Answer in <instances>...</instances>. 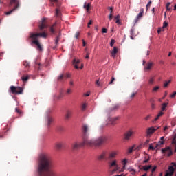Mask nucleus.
<instances>
[{
  "mask_svg": "<svg viewBox=\"0 0 176 176\" xmlns=\"http://www.w3.org/2000/svg\"><path fill=\"white\" fill-rule=\"evenodd\" d=\"M78 65H79V60L74 58L72 60V66H74V69H82V66L78 67Z\"/></svg>",
  "mask_w": 176,
  "mask_h": 176,
  "instance_id": "nucleus-10",
  "label": "nucleus"
},
{
  "mask_svg": "<svg viewBox=\"0 0 176 176\" xmlns=\"http://www.w3.org/2000/svg\"><path fill=\"white\" fill-rule=\"evenodd\" d=\"M62 97H63L62 94H60V95L55 96L54 100H60Z\"/></svg>",
  "mask_w": 176,
  "mask_h": 176,
  "instance_id": "nucleus-38",
  "label": "nucleus"
},
{
  "mask_svg": "<svg viewBox=\"0 0 176 176\" xmlns=\"http://www.w3.org/2000/svg\"><path fill=\"white\" fill-rule=\"evenodd\" d=\"M82 8H84L85 10H86V12H89V8H90V3L86 4V3H85V6H82Z\"/></svg>",
  "mask_w": 176,
  "mask_h": 176,
  "instance_id": "nucleus-25",
  "label": "nucleus"
},
{
  "mask_svg": "<svg viewBox=\"0 0 176 176\" xmlns=\"http://www.w3.org/2000/svg\"><path fill=\"white\" fill-rule=\"evenodd\" d=\"M30 79V76H23V77H21V80H23V82H25V81H28V80Z\"/></svg>",
  "mask_w": 176,
  "mask_h": 176,
  "instance_id": "nucleus-30",
  "label": "nucleus"
},
{
  "mask_svg": "<svg viewBox=\"0 0 176 176\" xmlns=\"http://www.w3.org/2000/svg\"><path fill=\"white\" fill-rule=\"evenodd\" d=\"M85 109H86V104L84 103V104H82L81 105V110H82V111H85Z\"/></svg>",
  "mask_w": 176,
  "mask_h": 176,
  "instance_id": "nucleus-39",
  "label": "nucleus"
},
{
  "mask_svg": "<svg viewBox=\"0 0 176 176\" xmlns=\"http://www.w3.org/2000/svg\"><path fill=\"white\" fill-rule=\"evenodd\" d=\"M159 89H160V87L158 86L153 87V89H152V93H157Z\"/></svg>",
  "mask_w": 176,
  "mask_h": 176,
  "instance_id": "nucleus-31",
  "label": "nucleus"
},
{
  "mask_svg": "<svg viewBox=\"0 0 176 176\" xmlns=\"http://www.w3.org/2000/svg\"><path fill=\"white\" fill-rule=\"evenodd\" d=\"M153 63L151 62H148L146 63V65L145 66V71H150V69H151V67H153Z\"/></svg>",
  "mask_w": 176,
  "mask_h": 176,
  "instance_id": "nucleus-19",
  "label": "nucleus"
},
{
  "mask_svg": "<svg viewBox=\"0 0 176 176\" xmlns=\"http://www.w3.org/2000/svg\"><path fill=\"white\" fill-rule=\"evenodd\" d=\"M150 119V116H146V117H145V121H148V120Z\"/></svg>",
  "mask_w": 176,
  "mask_h": 176,
  "instance_id": "nucleus-62",
  "label": "nucleus"
},
{
  "mask_svg": "<svg viewBox=\"0 0 176 176\" xmlns=\"http://www.w3.org/2000/svg\"><path fill=\"white\" fill-rule=\"evenodd\" d=\"M170 165H173L171 166H169V168H168L167 172H166V175L164 176H173L174 174V167L176 168V164L175 163L173 162L170 163Z\"/></svg>",
  "mask_w": 176,
  "mask_h": 176,
  "instance_id": "nucleus-6",
  "label": "nucleus"
},
{
  "mask_svg": "<svg viewBox=\"0 0 176 176\" xmlns=\"http://www.w3.org/2000/svg\"><path fill=\"white\" fill-rule=\"evenodd\" d=\"M114 43H116L115 40H113V39L110 40V47H113Z\"/></svg>",
  "mask_w": 176,
  "mask_h": 176,
  "instance_id": "nucleus-41",
  "label": "nucleus"
},
{
  "mask_svg": "<svg viewBox=\"0 0 176 176\" xmlns=\"http://www.w3.org/2000/svg\"><path fill=\"white\" fill-rule=\"evenodd\" d=\"M48 34L46 32H43L42 33H30V39H31V44L36 45V49L38 51L41 52L43 50V48L41 47V45L39 44L38 38H46Z\"/></svg>",
  "mask_w": 176,
  "mask_h": 176,
  "instance_id": "nucleus-3",
  "label": "nucleus"
},
{
  "mask_svg": "<svg viewBox=\"0 0 176 176\" xmlns=\"http://www.w3.org/2000/svg\"><path fill=\"white\" fill-rule=\"evenodd\" d=\"M116 23H117V25H120V21L119 19L116 20Z\"/></svg>",
  "mask_w": 176,
  "mask_h": 176,
  "instance_id": "nucleus-61",
  "label": "nucleus"
},
{
  "mask_svg": "<svg viewBox=\"0 0 176 176\" xmlns=\"http://www.w3.org/2000/svg\"><path fill=\"white\" fill-rule=\"evenodd\" d=\"M102 33H103V34L107 33V29L105 28H102Z\"/></svg>",
  "mask_w": 176,
  "mask_h": 176,
  "instance_id": "nucleus-51",
  "label": "nucleus"
},
{
  "mask_svg": "<svg viewBox=\"0 0 176 176\" xmlns=\"http://www.w3.org/2000/svg\"><path fill=\"white\" fill-rule=\"evenodd\" d=\"M170 6V3H167V4L166 5V9L167 10V11H170V8H168V6Z\"/></svg>",
  "mask_w": 176,
  "mask_h": 176,
  "instance_id": "nucleus-40",
  "label": "nucleus"
},
{
  "mask_svg": "<svg viewBox=\"0 0 176 176\" xmlns=\"http://www.w3.org/2000/svg\"><path fill=\"white\" fill-rule=\"evenodd\" d=\"M167 107V103H164L162 104V107H161V110H162V111H166V108Z\"/></svg>",
  "mask_w": 176,
  "mask_h": 176,
  "instance_id": "nucleus-34",
  "label": "nucleus"
},
{
  "mask_svg": "<svg viewBox=\"0 0 176 176\" xmlns=\"http://www.w3.org/2000/svg\"><path fill=\"white\" fill-rule=\"evenodd\" d=\"M143 8L140 9V13H138V15H136V18H135V24H136L138 21H140V19H141V17L143 16Z\"/></svg>",
  "mask_w": 176,
  "mask_h": 176,
  "instance_id": "nucleus-11",
  "label": "nucleus"
},
{
  "mask_svg": "<svg viewBox=\"0 0 176 176\" xmlns=\"http://www.w3.org/2000/svg\"><path fill=\"white\" fill-rule=\"evenodd\" d=\"M160 145H164V137L160 138V141L156 144L157 146H160Z\"/></svg>",
  "mask_w": 176,
  "mask_h": 176,
  "instance_id": "nucleus-26",
  "label": "nucleus"
},
{
  "mask_svg": "<svg viewBox=\"0 0 176 176\" xmlns=\"http://www.w3.org/2000/svg\"><path fill=\"white\" fill-rule=\"evenodd\" d=\"M10 4H16V6H14L12 10H10V11L6 12V15H10L12 12H14V11H15V10H17V8H19V3H17L16 0H10Z\"/></svg>",
  "mask_w": 176,
  "mask_h": 176,
  "instance_id": "nucleus-8",
  "label": "nucleus"
},
{
  "mask_svg": "<svg viewBox=\"0 0 176 176\" xmlns=\"http://www.w3.org/2000/svg\"><path fill=\"white\" fill-rule=\"evenodd\" d=\"M150 168H151V165L142 166L140 170H143V171H148Z\"/></svg>",
  "mask_w": 176,
  "mask_h": 176,
  "instance_id": "nucleus-22",
  "label": "nucleus"
},
{
  "mask_svg": "<svg viewBox=\"0 0 176 176\" xmlns=\"http://www.w3.org/2000/svg\"><path fill=\"white\" fill-rule=\"evenodd\" d=\"M50 157L46 154H41L38 157L36 173L38 176H55V173L52 169Z\"/></svg>",
  "mask_w": 176,
  "mask_h": 176,
  "instance_id": "nucleus-2",
  "label": "nucleus"
},
{
  "mask_svg": "<svg viewBox=\"0 0 176 176\" xmlns=\"http://www.w3.org/2000/svg\"><path fill=\"white\" fill-rule=\"evenodd\" d=\"M56 28H57V22H55V23H54V25H52V26H50V31L52 34H55Z\"/></svg>",
  "mask_w": 176,
  "mask_h": 176,
  "instance_id": "nucleus-18",
  "label": "nucleus"
},
{
  "mask_svg": "<svg viewBox=\"0 0 176 176\" xmlns=\"http://www.w3.org/2000/svg\"><path fill=\"white\" fill-rule=\"evenodd\" d=\"M119 170V167H115L114 170H112V173H116Z\"/></svg>",
  "mask_w": 176,
  "mask_h": 176,
  "instance_id": "nucleus-48",
  "label": "nucleus"
},
{
  "mask_svg": "<svg viewBox=\"0 0 176 176\" xmlns=\"http://www.w3.org/2000/svg\"><path fill=\"white\" fill-rule=\"evenodd\" d=\"M23 65L24 66V67L30 68V63H28V61L24 60L23 62Z\"/></svg>",
  "mask_w": 176,
  "mask_h": 176,
  "instance_id": "nucleus-28",
  "label": "nucleus"
},
{
  "mask_svg": "<svg viewBox=\"0 0 176 176\" xmlns=\"http://www.w3.org/2000/svg\"><path fill=\"white\" fill-rule=\"evenodd\" d=\"M115 80H116V78H113V77H112V80H110L109 85H112V82H113V81H115Z\"/></svg>",
  "mask_w": 176,
  "mask_h": 176,
  "instance_id": "nucleus-52",
  "label": "nucleus"
},
{
  "mask_svg": "<svg viewBox=\"0 0 176 176\" xmlns=\"http://www.w3.org/2000/svg\"><path fill=\"white\" fill-rule=\"evenodd\" d=\"M89 129L88 126L82 125V142H74L72 144V150L76 151L82 146H89L91 148H98L105 144L107 142L106 136H100L96 139L89 140L88 139Z\"/></svg>",
  "mask_w": 176,
  "mask_h": 176,
  "instance_id": "nucleus-1",
  "label": "nucleus"
},
{
  "mask_svg": "<svg viewBox=\"0 0 176 176\" xmlns=\"http://www.w3.org/2000/svg\"><path fill=\"white\" fill-rule=\"evenodd\" d=\"M95 84L96 85V86L100 87V81L96 80V81L95 82Z\"/></svg>",
  "mask_w": 176,
  "mask_h": 176,
  "instance_id": "nucleus-58",
  "label": "nucleus"
},
{
  "mask_svg": "<svg viewBox=\"0 0 176 176\" xmlns=\"http://www.w3.org/2000/svg\"><path fill=\"white\" fill-rule=\"evenodd\" d=\"M157 129H158V127H157V129L153 128V127H150L148 129H146V136H150L151 135L153 134V133H155V131H157Z\"/></svg>",
  "mask_w": 176,
  "mask_h": 176,
  "instance_id": "nucleus-12",
  "label": "nucleus"
},
{
  "mask_svg": "<svg viewBox=\"0 0 176 176\" xmlns=\"http://www.w3.org/2000/svg\"><path fill=\"white\" fill-rule=\"evenodd\" d=\"M136 96V92H133V94H131V96H129V98H134V96Z\"/></svg>",
  "mask_w": 176,
  "mask_h": 176,
  "instance_id": "nucleus-45",
  "label": "nucleus"
},
{
  "mask_svg": "<svg viewBox=\"0 0 176 176\" xmlns=\"http://www.w3.org/2000/svg\"><path fill=\"white\" fill-rule=\"evenodd\" d=\"M163 115H164V112L160 111L159 114H157V117L155 118V119L153 120V121L158 120V118H160V117H162V116Z\"/></svg>",
  "mask_w": 176,
  "mask_h": 176,
  "instance_id": "nucleus-27",
  "label": "nucleus"
},
{
  "mask_svg": "<svg viewBox=\"0 0 176 176\" xmlns=\"http://www.w3.org/2000/svg\"><path fill=\"white\" fill-rule=\"evenodd\" d=\"M133 153V147L129 148L128 149V153Z\"/></svg>",
  "mask_w": 176,
  "mask_h": 176,
  "instance_id": "nucleus-53",
  "label": "nucleus"
},
{
  "mask_svg": "<svg viewBox=\"0 0 176 176\" xmlns=\"http://www.w3.org/2000/svg\"><path fill=\"white\" fill-rule=\"evenodd\" d=\"M170 83V80L167 81H164V87H167V86H168V84Z\"/></svg>",
  "mask_w": 176,
  "mask_h": 176,
  "instance_id": "nucleus-33",
  "label": "nucleus"
},
{
  "mask_svg": "<svg viewBox=\"0 0 176 176\" xmlns=\"http://www.w3.org/2000/svg\"><path fill=\"white\" fill-rule=\"evenodd\" d=\"M129 34L130 35H131V36H130V38H131V40H133L134 38H133V36H134V29H131V30L129 31Z\"/></svg>",
  "mask_w": 176,
  "mask_h": 176,
  "instance_id": "nucleus-29",
  "label": "nucleus"
},
{
  "mask_svg": "<svg viewBox=\"0 0 176 176\" xmlns=\"http://www.w3.org/2000/svg\"><path fill=\"white\" fill-rule=\"evenodd\" d=\"M55 16H60V11L58 9L55 10Z\"/></svg>",
  "mask_w": 176,
  "mask_h": 176,
  "instance_id": "nucleus-35",
  "label": "nucleus"
},
{
  "mask_svg": "<svg viewBox=\"0 0 176 176\" xmlns=\"http://www.w3.org/2000/svg\"><path fill=\"white\" fill-rule=\"evenodd\" d=\"M52 122H54V118H52L50 116H47V126L48 128L50 127Z\"/></svg>",
  "mask_w": 176,
  "mask_h": 176,
  "instance_id": "nucleus-15",
  "label": "nucleus"
},
{
  "mask_svg": "<svg viewBox=\"0 0 176 176\" xmlns=\"http://www.w3.org/2000/svg\"><path fill=\"white\" fill-rule=\"evenodd\" d=\"M156 170H157V166H153V168H152V173H150V176H153V173Z\"/></svg>",
  "mask_w": 176,
  "mask_h": 176,
  "instance_id": "nucleus-37",
  "label": "nucleus"
},
{
  "mask_svg": "<svg viewBox=\"0 0 176 176\" xmlns=\"http://www.w3.org/2000/svg\"><path fill=\"white\" fill-rule=\"evenodd\" d=\"M107 159V152L103 151L100 155H99L98 157H96V160L98 161H102L105 160Z\"/></svg>",
  "mask_w": 176,
  "mask_h": 176,
  "instance_id": "nucleus-9",
  "label": "nucleus"
},
{
  "mask_svg": "<svg viewBox=\"0 0 176 176\" xmlns=\"http://www.w3.org/2000/svg\"><path fill=\"white\" fill-rule=\"evenodd\" d=\"M117 120H119V117L112 118V122H116Z\"/></svg>",
  "mask_w": 176,
  "mask_h": 176,
  "instance_id": "nucleus-56",
  "label": "nucleus"
},
{
  "mask_svg": "<svg viewBox=\"0 0 176 176\" xmlns=\"http://www.w3.org/2000/svg\"><path fill=\"white\" fill-rule=\"evenodd\" d=\"M150 160V159H146V160H145L144 161H143V164H146V163H148V161H149Z\"/></svg>",
  "mask_w": 176,
  "mask_h": 176,
  "instance_id": "nucleus-63",
  "label": "nucleus"
},
{
  "mask_svg": "<svg viewBox=\"0 0 176 176\" xmlns=\"http://www.w3.org/2000/svg\"><path fill=\"white\" fill-rule=\"evenodd\" d=\"M60 40V38L57 36L56 38H55V45H57L58 44V41Z\"/></svg>",
  "mask_w": 176,
  "mask_h": 176,
  "instance_id": "nucleus-42",
  "label": "nucleus"
},
{
  "mask_svg": "<svg viewBox=\"0 0 176 176\" xmlns=\"http://www.w3.org/2000/svg\"><path fill=\"white\" fill-rule=\"evenodd\" d=\"M72 116V110L65 111V116H64V118L65 120H69V119H71Z\"/></svg>",
  "mask_w": 176,
  "mask_h": 176,
  "instance_id": "nucleus-13",
  "label": "nucleus"
},
{
  "mask_svg": "<svg viewBox=\"0 0 176 176\" xmlns=\"http://www.w3.org/2000/svg\"><path fill=\"white\" fill-rule=\"evenodd\" d=\"M67 95L71 94V89H67Z\"/></svg>",
  "mask_w": 176,
  "mask_h": 176,
  "instance_id": "nucleus-60",
  "label": "nucleus"
},
{
  "mask_svg": "<svg viewBox=\"0 0 176 176\" xmlns=\"http://www.w3.org/2000/svg\"><path fill=\"white\" fill-rule=\"evenodd\" d=\"M85 58H86V59L89 58V52L86 53V56H85Z\"/></svg>",
  "mask_w": 176,
  "mask_h": 176,
  "instance_id": "nucleus-55",
  "label": "nucleus"
},
{
  "mask_svg": "<svg viewBox=\"0 0 176 176\" xmlns=\"http://www.w3.org/2000/svg\"><path fill=\"white\" fill-rule=\"evenodd\" d=\"M176 95V91L173 92V94H170V98H174V97H175Z\"/></svg>",
  "mask_w": 176,
  "mask_h": 176,
  "instance_id": "nucleus-47",
  "label": "nucleus"
},
{
  "mask_svg": "<svg viewBox=\"0 0 176 176\" xmlns=\"http://www.w3.org/2000/svg\"><path fill=\"white\" fill-rule=\"evenodd\" d=\"M109 167L112 168V167H119L117 166V161L113 160L112 162H109Z\"/></svg>",
  "mask_w": 176,
  "mask_h": 176,
  "instance_id": "nucleus-20",
  "label": "nucleus"
},
{
  "mask_svg": "<svg viewBox=\"0 0 176 176\" xmlns=\"http://www.w3.org/2000/svg\"><path fill=\"white\" fill-rule=\"evenodd\" d=\"M117 154L116 153V152H112V153H110L109 154V160H112V159H113L114 157H116V155Z\"/></svg>",
  "mask_w": 176,
  "mask_h": 176,
  "instance_id": "nucleus-24",
  "label": "nucleus"
},
{
  "mask_svg": "<svg viewBox=\"0 0 176 176\" xmlns=\"http://www.w3.org/2000/svg\"><path fill=\"white\" fill-rule=\"evenodd\" d=\"M109 10L110 11V13H112V11H113V8H112V7H109Z\"/></svg>",
  "mask_w": 176,
  "mask_h": 176,
  "instance_id": "nucleus-59",
  "label": "nucleus"
},
{
  "mask_svg": "<svg viewBox=\"0 0 176 176\" xmlns=\"http://www.w3.org/2000/svg\"><path fill=\"white\" fill-rule=\"evenodd\" d=\"M10 93L12 94H22V88L21 87L10 86Z\"/></svg>",
  "mask_w": 176,
  "mask_h": 176,
  "instance_id": "nucleus-4",
  "label": "nucleus"
},
{
  "mask_svg": "<svg viewBox=\"0 0 176 176\" xmlns=\"http://www.w3.org/2000/svg\"><path fill=\"white\" fill-rule=\"evenodd\" d=\"M148 84L153 85V78H150L148 80Z\"/></svg>",
  "mask_w": 176,
  "mask_h": 176,
  "instance_id": "nucleus-44",
  "label": "nucleus"
},
{
  "mask_svg": "<svg viewBox=\"0 0 176 176\" xmlns=\"http://www.w3.org/2000/svg\"><path fill=\"white\" fill-rule=\"evenodd\" d=\"M150 102L152 103V105H151V107H152V109H154L155 104H153V99H150Z\"/></svg>",
  "mask_w": 176,
  "mask_h": 176,
  "instance_id": "nucleus-43",
  "label": "nucleus"
},
{
  "mask_svg": "<svg viewBox=\"0 0 176 176\" xmlns=\"http://www.w3.org/2000/svg\"><path fill=\"white\" fill-rule=\"evenodd\" d=\"M119 18H120L119 15H117L114 17V19H116V21H117V20H119Z\"/></svg>",
  "mask_w": 176,
  "mask_h": 176,
  "instance_id": "nucleus-64",
  "label": "nucleus"
},
{
  "mask_svg": "<svg viewBox=\"0 0 176 176\" xmlns=\"http://www.w3.org/2000/svg\"><path fill=\"white\" fill-rule=\"evenodd\" d=\"M16 113L21 114V110H19L18 108H16Z\"/></svg>",
  "mask_w": 176,
  "mask_h": 176,
  "instance_id": "nucleus-54",
  "label": "nucleus"
},
{
  "mask_svg": "<svg viewBox=\"0 0 176 176\" xmlns=\"http://www.w3.org/2000/svg\"><path fill=\"white\" fill-rule=\"evenodd\" d=\"M116 54H117V47H114V50L112 51V58L116 57Z\"/></svg>",
  "mask_w": 176,
  "mask_h": 176,
  "instance_id": "nucleus-32",
  "label": "nucleus"
},
{
  "mask_svg": "<svg viewBox=\"0 0 176 176\" xmlns=\"http://www.w3.org/2000/svg\"><path fill=\"white\" fill-rule=\"evenodd\" d=\"M65 78H69L64 77V74H60L57 77V81L62 82Z\"/></svg>",
  "mask_w": 176,
  "mask_h": 176,
  "instance_id": "nucleus-21",
  "label": "nucleus"
},
{
  "mask_svg": "<svg viewBox=\"0 0 176 176\" xmlns=\"http://www.w3.org/2000/svg\"><path fill=\"white\" fill-rule=\"evenodd\" d=\"M162 152V154L166 155L167 157H170L173 155V150L170 149V147H166L160 150Z\"/></svg>",
  "mask_w": 176,
  "mask_h": 176,
  "instance_id": "nucleus-5",
  "label": "nucleus"
},
{
  "mask_svg": "<svg viewBox=\"0 0 176 176\" xmlns=\"http://www.w3.org/2000/svg\"><path fill=\"white\" fill-rule=\"evenodd\" d=\"M38 28H40V30H43L47 28L46 25V19L43 18L41 19V21L38 24Z\"/></svg>",
  "mask_w": 176,
  "mask_h": 176,
  "instance_id": "nucleus-7",
  "label": "nucleus"
},
{
  "mask_svg": "<svg viewBox=\"0 0 176 176\" xmlns=\"http://www.w3.org/2000/svg\"><path fill=\"white\" fill-rule=\"evenodd\" d=\"M157 148H158V146L155 145V147H153V146H151V144H150V146H148V150L154 151Z\"/></svg>",
  "mask_w": 176,
  "mask_h": 176,
  "instance_id": "nucleus-36",
  "label": "nucleus"
},
{
  "mask_svg": "<svg viewBox=\"0 0 176 176\" xmlns=\"http://www.w3.org/2000/svg\"><path fill=\"white\" fill-rule=\"evenodd\" d=\"M173 146L174 147V153H176V138L175 136L173 138L172 142Z\"/></svg>",
  "mask_w": 176,
  "mask_h": 176,
  "instance_id": "nucleus-23",
  "label": "nucleus"
},
{
  "mask_svg": "<svg viewBox=\"0 0 176 176\" xmlns=\"http://www.w3.org/2000/svg\"><path fill=\"white\" fill-rule=\"evenodd\" d=\"M168 25V24L167 23V22H164L162 28H159V29L157 30V33L160 34L161 32H164V29L167 28Z\"/></svg>",
  "mask_w": 176,
  "mask_h": 176,
  "instance_id": "nucleus-16",
  "label": "nucleus"
},
{
  "mask_svg": "<svg viewBox=\"0 0 176 176\" xmlns=\"http://www.w3.org/2000/svg\"><path fill=\"white\" fill-rule=\"evenodd\" d=\"M64 78H71V74H65V75H64Z\"/></svg>",
  "mask_w": 176,
  "mask_h": 176,
  "instance_id": "nucleus-50",
  "label": "nucleus"
},
{
  "mask_svg": "<svg viewBox=\"0 0 176 176\" xmlns=\"http://www.w3.org/2000/svg\"><path fill=\"white\" fill-rule=\"evenodd\" d=\"M126 163H127V161L126 160H122V165L126 166Z\"/></svg>",
  "mask_w": 176,
  "mask_h": 176,
  "instance_id": "nucleus-57",
  "label": "nucleus"
},
{
  "mask_svg": "<svg viewBox=\"0 0 176 176\" xmlns=\"http://www.w3.org/2000/svg\"><path fill=\"white\" fill-rule=\"evenodd\" d=\"M63 146H64V143L62 142H58L57 143H55V149H57V151L62 149V147Z\"/></svg>",
  "mask_w": 176,
  "mask_h": 176,
  "instance_id": "nucleus-17",
  "label": "nucleus"
},
{
  "mask_svg": "<svg viewBox=\"0 0 176 176\" xmlns=\"http://www.w3.org/2000/svg\"><path fill=\"white\" fill-rule=\"evenodd\" d=\"M151 5V1H148V3L146 4V10L150 8V6Z\"/></svg>",
  "mask_w": 176,
  "mask_h": 176,
  "instance_id": "nucleus-46",
  "label": "nucleus"
},
{
  "mask_svg": "<svg viewBox=\"0 0 176 176\" xmlns=\"http://www.w3.org/2000/svg\"><path fill=\"white\" fill-rule=\"evenodd\" d=\"M78 36H79V32H76V34H74V38H76V39H78Z\"/></svg>",
  "mask_w": 176,
  "mask_h": 176,
  "instance_id": "nucleus-49",
  "label": "nucleus"
},
{
  "mask_svg": "<svg viewBox=\"0 0 176 176\" xmlns=\"http://www.w3.org/2000/svg\"><path fill=\"white\" fill-rule=\"evenodd\" d=\"M133 134V132L131 130L126 131V133H124V140H129V139L131 138V136H132Z\"/></svg>",
  "mask_w": 176,
  "mask_h": 176,
  "instance_id": "nucleus-14",
  "label": "nucleus"
}]
</instances>
